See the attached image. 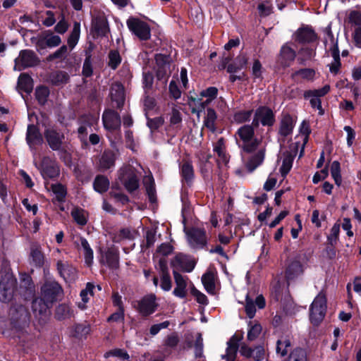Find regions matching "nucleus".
Returning a JSON list of instances; mask_svg holds the SVG:
<instances>
[{"label":"nucleus","mask_w":361,"mask_h":361,"mask_svg":"<svg viewBox=\"0 0 361 361\" xmlns=\"http://www.w3.org/2000/svg\"><path fill=\"white\" fill-rule=\"evenodd\" d=\"M235 140L239 147L244 152H257L247 160L245 166L252 172L258 167L264 161L265 147L262 145L261 139L255 136L254 128L252 125H243L235 133Z\"/></svg>","instance_id":"obj_1"},{"label":"nucleus","mask_w":361,"mask_h":361,"mask_svg":"<svg viewBox=\"0 0 361 361\" xmlns=\"http://www.w3.org/2000/svg\"><path fill=\"white\" fill-rule=\"evenodd\" d=\"M326 310V299L324 293L320 292L310 306V320L317 325L324 318Z\"/></svg>","instance_id":"obj_2"},{"label":"nucleus","mask_w":361,"mask_h":361,"mask_svg":"<svg viewBox=\"0 0 361 361\" xmlns=\"http://www.w3.org/2000/svg\"><path fill=\"white\" fill-rule=\"evenodd\" d=\"M129 30L141 40H147L151 36L150 27L147 23L137 18H131L127 20Z\"/></svg>","instance_id":"obj_3"},{"label":"nucleus","mask_w":361,"mask_h":361,"mask_svg":"<svg viewBox=\"0 0 361 361\" xmlns=\"http://www.w3.org/2000/svg\"><path fill=\"white\" fill-rule=\"evenodd\" d=\"M62 293L61 287L56 281L47 282L41 288V297L51 305L62 295Z\"/></svg>","instance_id":"obj_4"},{"label":"nucleus","mask_w":361,"mask_h":361,"mask_svg":"<svg viewBox=\"0 0 361 361\" xmlns=\"http://www.w3.org/2000/svg\"><path fill=\"white\" fill-rule=\"evenodd\" d=\"M119 178L128 191L133 192L138 188V179L133 166H125L121 169Z\"/></svg>","instance_id":"obj_5"},{"label":"nucleus","mask_w":361,"mask_h":361,"mask_svg":"<svg viewBox=\"0 0 361 361\" xmlns=\"http://www.w3.org/2000/svg\"><path fill=\"white\" fill-rule=\"evenodd\" d=\"M38 62V58L32 51L23 50L20 52L18 57L15 59L14 69L20 71L27 67L34 66Z\"/></svg>","instance_id":"obj_6"},{"label":"nucleus","mask_w":361,"mask_h":361,"mask_svg":"<svg viewBox=\"0 0 361 361\" xmlns=\"http://www.w3.org/2000/svg\"><path fill=\"white\" fill-rule=\"evenodd\" d=\"M187 240L190 245L193 248L202 247L207 243L205 231L202 228H192L185 229Z\"/></svg>","instance_id":"obj_7"},{"label":"nucleus","mask_w":361,"mask_h":361,"mask_svg":"<svg viewBox=\"0 0 361 361\" xmlns=\"http://www.w3.org/2000/svg\"><path fill=\"white\" fill-rule=\"evenodd\" d=\"M35 165L45 180L56 178L59 175V168L56 162L49 157H44L39 166L36 163Z\"/></svg>","instance_id":"obj_8"},{"label":"nucleus","mask_w":361,"mask_h":361,"mask_svg":"<svg viewBox=\"0 0 361 361\" xmlns=\"http://www.w3.org/2000/svg\"><path fill=\"white\" fill-rule=\"evenodd\" d=\"M157 307L156 296L154 294H149L137 301L136 309L142 316H148L154 313Z\"/></svg>","instance_id":"obj_9"},{"label":"nucleus","mask_w":361,"mask_h":361,"mask_svg":"<svg viewBox=\"0 0 361 361\" xmlns=\"http://www.w3.org/2000/svg\"><path fill=\"white\" fill-rule=\"evenodd\" d=\"M155 59L159 66L157 71V78L161 80L164 85H166L171 73L169 58L165 55L158 54L156 56Z\"/></svg>","instance_id":"obj_10"},{"label":"nucleus","mask_w":361,"mask_h":361,"mask_svg":"<svg viewBox=\"0 0 361 361\" xmlns=\"http://www.w3.org/2000/svg\"><path fill=\"white\" fill-rule=\"evenodd\" d=\"M274 122L273 111L269 108L262 106L256 110L252 125L257 126L261 123L263 126H271Z\"/></svg>","instance_id":"obj_11"},{"label":"nucleus","mask_w":361,"mask_h":361,"mask_svg":"<svg viewBox=\"0 0 361 361\" xmlns=\"http://www.w3.org/2000/svg\"><path fill=\"white\" fill-rule=\"evenodd\" d=\"M171 265L176 270L190 272L193 270L195 262L190 257L180 253L173 259Z\"/></svg>","instance_id":"obj_12"},{"label":"nucleus","mask_w":361,"mask_h":361,"mask_svg":"<svg viewBox=\"0 0 361 361\" xmlns=\"http://www.w3.org/2000/svg\"><path fill=\"white\" fill-rule=\"evenodd\" d=\"M117 153L113 150H105L99 157L97 167L100 171H106L114 166Z\"/></svg>","instance_id":"obj_13"},{"label":"nucleus","mask_w":361,"mask_h":361,"mask_svg":"<svg viewBox=\"0 0 361 361\" xmlns=\"http://www.w3.org/2000/svg\"><path fill=\"white\" fill-rule=\"evenodd\" d=\"M265 306V300L262 295H257L253 300L249 294L246 295L245 298V312L250 318H253L256 312V307L259 309H262Z\"/></svg>","instance_id":"obj_14"},{"label":"nucleus","mask_w":361,"mask_h":361,"mask_svg":"<svg viewBox=\"0 0 361 361\" xmlns=\"http://www.w3.org/2000/svg\"><path fill=\"white\" fill-rule=\"evenodd\" d=\"M51 304L47 302L43 298H35L32 302V309L36 317L39 319H45L49 314V307Z\"/></svg>","instance_id":"obj_15"},{"label":"nucleus","mask_w":361,"mask_h":361,"mask_svg":"<svg viewBox=\"0 0 361 361\" xmlns=\"http://www.w3.org/2000/svg\"><path fill=\"white\" fill-rule=\"evenodd\" d=\"M102 119L104 126L108 130H114L120 127V116L116 112L112 110L105 111L103 114Z\"/></svg>","instance_id":"obj_16"},{"label":"nucleus","mask_w":361,"mask_h":361,"mask_svg":"<svg viewBox=\"0 0 361 361\" xmlns=\"http://www.w3.org/2000/svg\"><path fill=\"white\" fill-rule=\"evenodd\" d=\"M173 276L176 283V287L173 291V294L180 298H184L187 294L188 278L183 276L173 270Z\"/></svg>","instance_id":"obj_17"},{"label":"nucleus","mask_w":361,"mask_h":361,"mask_svg":"<svg viewBox=\"0 0 361 361\" xmlns=\"http://www.w3.org/2000/svg\"><path fill=\"white\" fill-rule=\"evenodd\" d=\"M44 136L49 145L53 150H58L60 149L64 136L54 129H47L44 132Z\"/></svg>","instance_id":"obj_18"},{"label":"nucleus","mask_w":361,"mask_h":361,"mask_svg":"<svg viewBox=\"0 0 361 361\" xmlns=\"http://www.w3.org/2000/svg\"><path fill=\"white\" fill-rule=\"evenodd\" d=\"M102 264L108 266L111 269H116L119 264L118 251L115 248L108 249L102 256L100 259Z\"/></svg>","instance_id":"obj_19"},{"label":"nucleus","mask_w":361,"mask_h":361,"mask_svg":"<svg viewBox=\"0 0 361 361\" xmlns=\"http://www.w3.org/2000/svg\"><path fill=\"white\" fill-rule=\"evenodd\" d=\"M75 245L78 250H82L85 264L89 267L91 266L93 262L94 255L93 250L87 240L84 238L80 237L75 241Z\"/></svg>","instance_id":"obj_20"},{"label":"nucleus","mask_w":361,"mask_h":361,"mask_svg":"<svg viewBox=\"0 0 361 361\" xmlns=\"http://www.w3.org/2000/svg\"><path fill=\"white\" fill-rule=\"evenodd\" d=\"M13 281L11 279H2L0 281V300L9 302L13 297Z\"/></svg>","instance_id":"obj_21"},{"label":"nucleus","mask_w":361,"mask_h":361,"mask_svg":"<svg viewBox=\"0 0 361 361\" xmlns=\"http://www.w3.org/2000/svg\"><path fill=\"white\" fill-rule=\"evenodd\" d=\"M240 353L246 357H252L256 361H261L264 358L265 350L262 345L256 346L254 349L243 345L241 346Z\"/></svg>","instance_id":"obj_22"},{"label":"nucleus","mask_w":361,"mask_h":361,"mask_svg":"<svg viewBox=\"0 0 361 361\" xmlns=\"http://www.w3.org/2000/svg\"><path fill=\"white\" fill-rule=\"evenodd\" d=\"M57 269L63 279L66 281H72L76 276V270L68 262L59 260L57 262Z\"/></svg>","instance_id":"obj_23"},{"label":"nucleus","mask_w":361,"mask_h":361,"mask_svg":"<svg viewBox=\"0 0 361 361\" xmlns=\"http://www.w3.org/2000/svg\"><path fill=\"white\" fill-rule=\"evenodd\" d=\"M240 340V337L236 335L233 336L227 343V348L226 354L221 356L223 360L225 361H234L235 359L237 350L238 348V343Z\"/></svg>","instance_id":"obj_24"},{"label":"nucleus","mask_w":361,"mask_h":361,"mask_svg":"<svg viewBox=\"0 0 361 361\" xmlns=\"http://www.w3.org/2000/svg\"><path fill=\"white\" fill-rule=\"evenodd\" d=\"M218 93V90L215 87H210L207 89L202 90L200 94V98L198 99V103L200 106L201 110L204 109L207 105H209L212 100H214Z\"/></svg>","instance_id":"obj_25"},{"label":"nucleus","mask_w":361,"mask_h":361,"mask_svg":"<svg viewBox=\"0 0 361 361\" xmlns=\"http://www.w3.org/2000/svg\"><path fill=\"white\" fill-rule=\"evenodd\" d=\"M110 96L112 102L116 103V107L120 108L122 106L125 100L123 85L118 82L113 84L111 87Z\"/></svg>","instance_id":"obj_26"},{"label":"nucleus","mask_w":361,"mask_h":361,"mask_svg":"<svg viewBox=\"0 0 361 361\" xmlns=\"http://www.w3.org/2000/svg\"><path fill=\"white\" fill-rule=\"evenodd\" d=\"M26 139L30 146L39 145L43 142L40 133L34 125L28 126Z\"/></svg>","instance_id":"obj_27"},{"label":"nucleus","mask_w":361,"mask_h":361,"mask_svg":"<svg viewBox=\"0 0 361 361\" xmlns=\"http://www.w3.org/2000/svg\"><path fill=\"white\" fill-rule=\"evenodd\" d=\"M91 327L90 324L84 322L74 325L71 330L73 336L78 338H85L90 334Z\"/></svg>","instance_id":"obj_28"},{"label":"nucleus","mask_w":361,"mask_h":361,"mask_svg":"<svg viewBox=\"0 0 361 361\" xmlns=\"http://www.w3.org/2000/svg\"><path fill=\"white\" fill-rule=\"evenodd\" d=\"M215 277L216 274L212 270H208L202 276V282L209 293H214L215 290Z\"/></svg>","instance_id":"obj_29"},{"label":"nucleus","mask_w":361,"mask_h":361,"mask_svg":"<svg viewBox=\"0 0 361 361\" xmlns=\"http://www.w3.org/2000/svg\"><path fill=\"white\" fill-rule=\"evenodd\" d=\"M291 348V341L288 337H281L276 342V354L281 357L288 355Z\"/></svg>","instance_id":"obj_30"},{"label":"nucleus","mask_w":361,"mask_h":361,"mask_svg":"<svg viewBox=\"0 0 361 361\" xmlns=\"http://www.w3.org/2000/svg\"><path fill=\"white\" fill-rule=\"evenodd\" d=\"M247 60L248 59L245 54H240L236 57L234 62L228 66V72L233 73L245 68L247 63Z\"/></svg>","instance_id":"obj_31"},{"label":"nucleus","mask_w":361,"mask_h":361,"mask_svg":"<svg viewBox=\"0 0 361 361\" xmlns=\"http://www.w3.org/2000/svg\"><path fill=\"white\" fill-rule=\"evenodd\" d=\"M18 87L25 92H31L33 89V82L31 77L25 73L20 74L18 80Z\"/></svg>","instance_id":"obj_32"},{"label":"nucleus","mask_w":361,"mask_h":361,"mask_svg":"<svg viewBox=\"0 0 361 361\" xmlns=\"http://www.w3.org/2000/svg\"><path fill=\"white\" fill-rule=\"evenodd\" d=\"M295 35L296 39L302 42H312L316 38L315 33L310 27H305L298 30Z\"/></svg>","instance_id":"obj_33"},{"label":"nucleus","mask_w":361,"mask_h":361,"mask_svg":"<svg viewBox=\"0 0 361 361\" xmlns=\"http://www.w3.org/2000/svg\"><path fill=\"white\" fill-rule=\"evenodd\" d=\"M295 52L288 46L284 45L281 51V62L285 66H289L290 63L295 59Z\"/></svg>","instance_id":"obj_34"},{"label":"nucleus","mask_w":361,"mask_h":361,"mask_svg":"<svg viewBox=\"0 0 361 361\" xmlns=\"http://www.w3.org/2000/svg\"><path fill=\"white\" fill-rule=\"evenodd\" d=\"M214 151L219 157V161L226 164L228 161V157L225 151L224 141L223 138H220L214 146Z\"/></svg>","instance_id":"obj_35"},{"label":"nucleus","mask_w":361,"mask_h":361,"mask_svg":"<svg viewBox=\"0 0 361 361\" xmlns=\"http://www.w3.org/2000/svg\"><path fill=\"white\" fill-rule=\"evenodd\" d=\"M30 258L32 259V263L36 267H41L43 265L44 257L40 247H39L38 245H33L31 247Z\"/></svg>","instance_id":"obj_36"},{"label":"nucleus","mask_w":361,"mask_h":361,"mask_svg":"<svg viewBox=\"0 0 361 361\" xmlns=\"http://www.w3.org/2000/svg\"><path fill=\"white\" fill-rule=\"evenodd\" d=\"M160 264L161 268V288L164 291H169L171 289L172 287L171 277L166 268L162 264L161 261H160Z\"/></svg>","instance_id":"obj_37"},{"label":"nucleus","mask_w":361,"mask_h":361,"mask_svg":"<svg viewBox=\"0 0 361 361\" xmlns=\"http://www.w3.org/2000/svg\"><path fill=\"white\" fill-rule=\"evenodd\" d=\"M294 127V122L290 116H285L281 122L280 133L286 136L291 133Z\"/></svg>","instance_id":"obj_38"},{"label":"nucleus","mask_w":361,"mask_h":361,"mask_svg":"<svg viewBox=\"0 0 361 361\" xmlns=\"http://www.w3.org/2000/svg\"><path fill=\"white\" fill-rule=\"evenodd\" d=\"M71 216L75 221L81 226H84L87 221V214L80 208H74L71 211Z\"/></svg>","instance_id":"obj_39"},{"label":"nucleus","mask_w":361,"mask_h":361,"mask_svg":"<svg viewBox=\"0 0 361 361\" xmlns=\"http://www.w3.org/2000/svg\"><path fill=\"white\" fill-rule=\"evenodd\" d=\"M73 312L66 304L59 305L56 309V317L58 319H65L71 317Z\"/></svg>","instance_id":"obj_40"},{"label":"nucleus","mask_w":361,"mask_h":361,"mask_svg":"<svg viewBox=\"0 0 361 361\" xmlns=\"http://www.w3.org/2000/svg\"><path fill=\"white\" fill-rule=\"evenodd\" d=\"M98 121V116H90L88 117V121L84 124L81 125L78 128V133L81 138H84L87 133L89 132V129L90 131L91 130V126H93L94 124L97 123Z\"/></svg>","instance_id":"obj_41"},{"label":"nucleus","mask_w":361,"mask_h":361,"mask_svg":"<svg viewBox=\"0 0 361 361\" xmlns=\"http://www.w3.org/2000/svg\"><path fill=\"white\" fill-rule=\"evenodd\" d=\"M109 186V180L103 176H98L95 178L94 181V188L98 192H104L107 190Z\"/></svg>","instance_id":"obj_42"},{"label":"nucleus","mask_w":361,"mask_h":361,"mask_svg":"<svg viewBox=\"0 0 361 361\" xmlns=\"http://www.w3.org/2000/svg\"><path fill=\"white\" fill-rule=\"evenodd\" d=\"M293 161V157L290 153L283 154L282 165L280 171L283 176H285L290 170Z\"/></svg>","instance_id":"obj_43"},{"label":"nucleus","mask_w":361,"mask_h":361,"mask_svg":"<svg viewBox=\"0 0 361 361\" xmlns=\"http://www.w3.org/2000/svg\"><path fill=\"white\" fill-rule=\"evenodd\" d=\"M247 331V339L250 341H255L261 334L262 328L259 324L250 322Z\"/></svg>","instance_id":"obj_44"},{"label":"nucleus","mask_w":361,"mask_h":361,"mask_svg":"<svg viewBox=\"0 0 361 361\" xmlns=\"http://www.w3.org/2000/svg\"><path fill=\"white\" fill-rule=\"evenodd\" d=\"M216 119V112L212 109L207 110V116L204 121V125L209 130L214 132L215 130V121Z\"/></svg>","instance_id":"obj_45"},{"label":"nucleus","mask_w":361,"mask_h":361,"mask_svg":"<svg viewBox=\"0 0 361 361\" xmlns=\"http://www.w3.org/2000/svg\"><path fill=\"white\" fill-rule=\"evenodd\" d=\"M326 37L324 39L326 49L333 52L335 49H338L337 46V40L334 38L330 28L326 29Z\"/></svg>","instance_id":"obj_46"},{"label":"nucleus","mask_w":361,"mask_h":361,"mask_svg":"<svg viewBox=\"0 0 361 361\" xmlns=\"http://www.w3.org/2000/svg\"><path fill=\"white\" fill-rule=\"evenodd\" d=\"M331 174L337 185H341L342 179L341 175V166L338 161H334L331 165Z\"/></svg>","instance_id":"obj_47"},{"label":"nucleus","mask_w":361,"mask_h":361,"mask_svg":"<svg viewBox=\"0 0 361 361\" xmlns=\"http://www.w3.org/2000/svg\"><path fill=\"white\" fill-rule=\"evenodd\" d=\"M288 361H307L306 351L300 348L294 349L290 353Z\"/></svg>","instance_id":"obj_48"},{"label":"nucleus","mask_w":361,"mask_h":361,"mask_svg":"<svg viewBox=\"0 0 361 361\" xmlns=\"http://www.w3.org/2000/svg\"><path fill=\"white\" fill-rule=\"evenodd\" d=\"M257 8L260 16L262 17L270 15L273 10L272 4L269 0H262V2L259 4Z\"/></svg>","instance_id":"obj_49"},{"label":"nucleus","mask_w":361,"mask_h":361,"mask_svg":"<svg viewBox=\"0 0 361 361\" xmlns=\"http://www.w3.org/2000/svg\"><path fill=\"white\" fill-rule=\"evenodd\" d=\"M302 272V268L299 262H292L286 271L288 279H293L295 276L299 275Z\"/></svg>","instance_id":"obj_50"},{"label":"nucleus","mask_w":361,"mask_h":361,"mask_svg":"<svg viewBox=\"0 0 361 361\" xmlns=\"http://www.w3.org/2000/svg\"><path fill=\"white\" fill-rule=\"evenodd\" d=\"M50 188L58 201L61 202L63 200L66 195V190L63 185L59 183L51 184Z\"/></svg>","instance_id":"obj_51"},{"label":"nucleus","mask_w":361,"mask_h":361,"mask_svg":"<svg viewBox=\"0 0 361 361\" xmlns=\"http://www.w3.org/2000/svg\"><path fill=\"white\" fill-rule=\"evenodd\" d=\"M80 37V24L75 23L73 25V30L71 34L68 39V44L69 47L72 49L75 44L78 43V39Z\"/></svg>","instance_id":"obj_52"},{"label":"nucleus","mask_w":361,"mask_h":361,"mask_svg":"<svg viewBox=\"0 0 361 361\" xmlns=\"http://www.w3.org/2000/svg\"><path fill=\"white\" fill-rule=\"evenodd\" d=\"M331 56L334 58V61L330 64L329 69L331 73L336 74L341 66L338 49H335L333 52H331Z\"/></svg>","instance_id":"obj_53"},{"label":"nucleus","mask_w":361,"mask_h":361,"mask_svg":"<svg viewBox=\"0 0 361 361\" xmlns=\"http://www.w3.org/2000/svg\"><path fill=\"white\" fill-rule=\"evenodd\" d=\"M49 91L47 87H39L35 90V96L39 104H44L49 96Z\"/></svg>","instance_id":"obj_54"},{"label":"nucleus","mask_w":361,"mask_h":361,"mask_svg":"<svg viewBox=\"0 0 361 361\" xmlns=\"http://www.w3.org/2000/svg\"><path fill=\"white\" fill-rule=\"evenodd\" d=\"M330 90V87L329 85H325L322 88L318 89V90H309L305 92L304 97L305 98H310L312 97V96L317 97L319 98L320 97H322L325 95Z\"/></svg>","instance_id":"obj_55"},{"label":"nucleus","mask_w":361,"mask_h":361,"mask_svg":"<svg viewBox=\"0 0 361 361\" xmlns=\"http://www.w3.org/2000/svg\"><path fill=\"white\" fill-rule=\"evenodd\" d=\"M181 173L183 178H185L186 181L190 180L193 177V169L192 165L188 162L183 164Z\"/></svg>","instance_id":"obj_56"},{"label":"nucleus","mask_w":361,"mask_h":361,"mask_svg":"<svg viewBox=\"0 0 361 361\" xmlns=\"http://www.w3.org/2000/svg\"><path fill=\"white\" fill-rule=\"evenodd\" d=\"M144 182L145 184H149V185H147V191L149 195V200L152 202H154L155 201V196H154V189L153 188V183L154 180L152 176H146L144 179Z\"/></svg>","instance_id":"obj_57"},{"label":"nucleus","mask_w":361,"mask_h":361,"mask_svg":"<svg viewBox=\"0 0 361 361\" xmlns=\"http://www.w3.org/2000/svg\"><path fill=\"white\" fill-rule=\"evenodd\" d=\"M252 115V111H243L236 113L234 115V120L238 123H243L250 120Z\"/></svg>","instance_id":"obj_58"},{"label":"nucleus","mask_w":361,"mask_h":361,"mask_svg":"<svg viewBox=\"0 0 361 361\" xmlns=\"http://www.w3.org/2000/svg\"><path fill=\"white\" fill-rule=\"evenodd\" d=\"M109 66L115 69L118 64L121 63V57L118 54V52L116 51H112L109 53Z\"/></svg>","instance_id":"obj_59"},{"label":"nucleus","mask_w":361,"mask_h":361,"mask_svg":"<svg viewBox=\"0 0 361 361\" xmlns=\"http://www.w3.org/2000/svg\"><path fill=\"white\" fill-rule=\"evenodd\" d=\"M67 53V47L63 45L57 51H56L53 54L50 55L49 56V60H53L54 59H63L66 58Z\"/></svg>","instance_id":"obj_60"},{"label":"nucleus","mask_w":361,"mask_h":361,"mask_svg":"<svg viewBox=\"0 0 361 361\" xmlns=\"http://www.w3.org/2000/svg\"><path fill=\"white\" fill-rule=\"evenodd\" d=\"M178 342L179 338L178 335L175 333H173L166 338L164 340V345L168 347L173 348L176 346Z\"/></svg>","instance_id":"obj_61"},{"label":"nucleus","mask_w":361,"mask_h":361,"mask_svg":"<svg viewBox=\"0 0 361 361\" xmlns=\"http://www.w3.org/2000/svg\"><path fill=\"white\" fill-rule=\"evenodd\" d=\"M191 293L195 297L197 302H199L202 305L207 304L208 300H207L206 295L202 293L201 292H200L195 287L192 288Z\"/></svg>","instance_id":"obj_62"},{"label":"nucleus","mask_w":361,"mask_h":361,"mask_svg":"<svg viewBox=\"0 0 361 361\" xmlns=\"http://www.w3.org/2000/svg\"><path fill=\"white\" fill-rule=\"evenodd\" d=\"M61 42V37L58 35H50L47 37L46 43L48 47H54Z\"/></svg>","instance_id":"obj_63"},{"label":"nucleus","mask_w":361,"mask_h":361,"mask_svg":"<svg viewBox=\"0 0 361 361\" xmlns=\"http://www.w3.org/2000/svg\"><path fill=\"white\" fill-rule=\"evenodd\" d=\"M349 22L355 25H361V13L353 11L349 14Z\"/></svg>","instance_id":"obj_64"}]
</instances>
